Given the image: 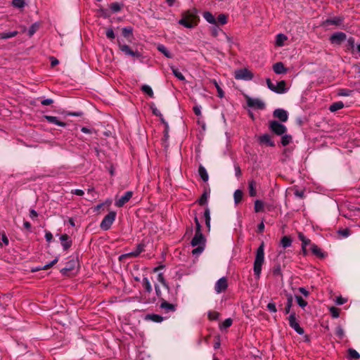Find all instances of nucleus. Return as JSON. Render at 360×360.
Segmentation results:
<instances>
[{"label":"nucleus","instance_id":"obj_45","mask_svg":"<svg viewBox=\"0 0 360 360\" xmlns=\"http://www.w3.org/2000/svg\"><path fill=\"white\" fill-rule=\"evenodd\" d=\"M243 196V192L241 190H240V189L236 190L234 192V194H233L235 203L238 204L239 202H240L242 200Z\"/></svg>","mask_w":360,"mask_h":360},{"label":"nucleus","instance_id":"obj_57","mask_svg":"<svg viewBox=\"0 0 360 360\" xmlns=\"http://www.w3.org/2000/svg\"><path fill=\"white\" fill-rule=\"evenodd\" d=\"M197 246V248L192 250L193 255H198L201 254L205 248V245H198Z\"/></svg>","mask_w":360,"mask_h":360},{"label":"nucleus","instance_id":"obj_6","mask_svg":"<svg viewBox=\"0 0 360 360\" xmlns=\"http://www.w3.org/2000/svg\"><path fill=\"white\" fill-rule=\"evenodd\" d=\"M345 16L344 15H338L334 16L333 18H328L325 20L322 21L321 23V26L328 29L330 26L334 25L338 27L345 28Z\"/></svg>","mask_w":360,"mask_h":360},{"label":"nucleus","instance_id":"obj_20","mask_svg":"<svg viewBox=\"0 0 360 360\" xmlns=\"http://www.w3.org/2000/svg\"><path fill=\"white\" fill-rule=\"evenodd\" d=\"M310 250L312 254L319 259H324L328 255L326 252H323L318 245L314 243L311 245Z\"/></svg>","mask_w":360,"mask_h":360},{"label":"nucleus","instance_id":"obj_19","mask_svg":"<svg viewBox=\"0 0 360 360\" xmlns=\"http://www.w3.org/2000/svg\"><path fill=\"white\" fill-rule=\"evenodd\" d=\"M273 115L274 117L278 118L281 122H285L288 119V112L282 108H277L274 110L273 112Z\"/></svg>","mask_w":360,"mask_h":360},{"label":"nucleus","instance_id":"obj_64","mask_svg":"<svg viewBox=\"0 0 360 360\" xmlns=\"http://www.w3.org/2000/svg\"><path fill=\"white\" fill-rule=\"evenodd\" d=\"M58 262V257H56L54 259H53L51 262H50L49 263L42 266V269L43 270H47L49 269H50L51 267H52L53 265H55L57 262Z\"/></svg>","mask_w":360,"mask_h":360},{"label":"nucleus","instance_id":"obj_28","mask_svg":"<svg viewBox=\"0 0 360 360\" xmlns=\"http://www.w3.org/2000/svg\"><path fill=\"white\" fill-rule=\"evenodd\" d=\"M145 319L155 323H161L164 320V317L157 314H148L146 315Z\"/></svg>","mask_w":360,"mask_h":360},{"label":"nucleus","instance_id":"obj_48","mask_svg":"<svg viewBox=\"0 0 360 360\" xmlns=\"http://www.w3.org/2000/svg\"><path fill=\"white\" fill-rule=\"evenodd\" d=\"M220 314L215 311H209L207 313L208 319L210 321H217L219 319Z\"/></svg>","mask_w":360,"mask_h":360},{"label":"nucleus","instance_id":"obj_22","mask_svg":"<svg viewBox=\"0 0 360 360\" xmlns=\"http://www.w3.org/2000/svg\"><path fill=\"white\" fill-rule=\"evenodd\" d=\"M285 296H286V298H287V302H286V305L284 308V310H283V313L285 314H288L292 312L290 311L291 309V307L292 306V302H293V296L292 294L290 293H288V292H286L285 293Z\"/></svg>","mask_w":360,"mask_h":360},{"label":"nucleus","instance_id":"obj_23","mask_svg":"<svg viewBox=\"0 0 360 360\" xmlns=\"http://www.w3.org/2000/svg\"><path fill=\"white\" fill-rule=\"evenodd\" d=\"M274 72L276 74H285L288 72V69L284 66L282 62H277L273 65Z\"/></svg>","mask_w":360,"mask_h":360},{"label":"nucleus","instance_id":"obj_27","mask_svg":"<svg viewBox=\"0 0 360 360\" xmlns=\"http://www.w3.org/2000/svg\"><path fill=\"white\" fill-rule=\"evenodd\" d=\"M248 191L250 197L257 195V182L254 179L248 181Z\"/></svg>","mask_w":360,"mask_h":360},{"label":"nucleus","instance_id":"obj_21","mask_svg":"<svg viewBox=\"0 0 360 360\" xmlns=\"http://www.w3.org/2000/svg\"><path fill=\"white\" fill-rule=\"evenodd\" d=\"M44 118L49 123L55 124L60 127H66L67 123L65 122L60 121L57 117L51 116V115H44Z\"/></svg>","mask_w":360,"mask_h":360},{"label":"nucleus","instance_id":"obj_63","mask_svg":"<svg viewBox=\"0 0 360 360\" xmlns=\"http://www.w3.org/2000/svg\"><path fill=\"white\" fill-rule=\"evenodd\" d=\"M338 234L341 235L342 237L347 238L350 235L351 231L349 230V229L346 228V229H342L338 230Z\"/></svg>","mask_w":360,"mask_h":360},{"label":"nucleus","instance_id":"obj_33","mask_svg":"<svg viewBox=\"0 0 360 360\" xmlns=\"http://www.w3.org/2000/svg\"><path fill=\"white\" fill-rule=\"evenodd\" d=\"M158 281L162 283V285H163V287L167 290V292H172L171 291V288L168 284V283L167 282V281L165 280V277H164V275L162 273H159L158 275Z\"/></svg>","mask_w":360,"mask_h":360},{"label":"nucleus","instance_id":"obj_36","mask_svg":"<svg viewBox=\"0 0 360 360\" xmlns=\"http://www.w3.org/2000/svg\"><path fill=\"white\" fill-rule=\"evenodd\" d=\"M158 50L167 58H172L173 57L172 53L162 44L158 46Z\"/></svg>","mask_w":360,"mask_h":360},{"label":"nucleus","instance_id":"obj_13","mask_svg":"<svg viewBox=\"0 0 360 360\" xmlns=\"http://www.w3.org/2000/svg\"><path fill=\"white\" fill-rule=\"evenodd\" d=\"M347 39V34L342 32H337L330 35L329 40L332 44L340 45Z\"/></svg>","mask_w":360,"mask_h":360},{"label":"nucleus","instance_id":"obj_52","mask_svg":"<svg viewBox=\"0 0 360 360\" xmlns=\"http://www.w3.org/2000/svg\"><path fill=\"white\" fill-rule=\"evenodd\" d=\"M347 352H348V355H349V358L353 359H360L359 353L358 352H356L355 349H354L352 348H349Z\"/></svg>","mask_w":360,"mask_h":360},{"label":"nucleus","instance_id":"obj_15","mask_svg":"<svg viewBox=\"0 0 360 360\" xmlns=\"http://www.w3.org/2000/svg\"><path fill=\"white\" fill-rule=\"evenodd\" d=\"M257 142L260 146L275 147L276 144L274 141L271 139V136L270 134L266 133L257 138Z\"/></svg>","mask_w":360,"mask_h":360},{"label":"nucleus","instance_id":"obj_30","mask_svg":"<svg viewBox=\"0 0 360 360\" xmlns=\"http://www.w3.org/2000/svg\"><path fill=\"white\" fill-rule=\"evenodd\" d=\"M203 18L207 21L209 23L212 25H217V20L213 14L210 11H205L202 13Z\"/></svg>","mask_w":360,"mask_h":360},{"label":"nucleus","instance_id":"obj_26","mask_svg":"<svg viewBox=\"0 0 360 360\" xmlns=\"http://www.w3.org/2000/svg\"><path fill=\"white\" fill-rule=\"evenodd\" d=\"M133 31L134 28L131 26L124 27L122 29V34L124 38L131 41L133 38Z\"/></svg>","mask_w":360,"mask_h":360},{"label":"nucleus","instance_id":"obj_40","mask_svg":"<svg viewBox=\"0 0 360 360\" xmlns=\"http://www.w3.org/2000/svg\"><path fill=\"white\" fill-rule=\"evenodd\" d=\"M18 34V31L6 32L0 33L1 39H7L15 37Z\"/></svg>","mask_w":360,"mask_h":360},{"label":"nucleus","instance_id":"obj_49","mask_svg":"<svg viewBox=\"0 0 360 360\" xmlns=\"http://www.w3.org/2000/svg\"><path fill=\"white\" fill-rule=\"evenodd\" d=\"M212 83L214 84V86L216 87L217 89V96L219 97V98H224V91H223V89L221 88V86H219V84H218V82H217L216 79H213L212 81Z\"/></svg>","mask_w":360,"mask_h":360},{"label":"nucleus","instance_id":"obj_38","mask_svg":"<svg viewBox=\"0 0 360 360\" xmlns=\"http://www.w3.org/2000/svg\"><path fill=\"white\" fill-rule=\"evenodd\" d=\"M204 217H205V220L206 226H207L208 231H210L211 218H210V208L207 207H205V209Z\"/></svg>","mask_w":360,"mask_h":360},{"label":"nucleus","instance_id":"obj_32","mask_svg":"<svg viewBox=\"0 0 360 360\" xmlns=\"http://www.w3.org/2000/svg\"><path fill=\"white\" fill-rule=\"evenodd\" d=\"M122 7H123V4H120L118 2H113V3L110 4L109 6L110 11L111 12V14L120 12L122 10Z\"/></svg>","mask_w":360,"mask_h":360},{"label":"nucleus","instance_id":"obj_9","mask_svg":"<svg viewBox=\"0 0 360 360\" xmlns=\"http://www.w3.org/2000/svg\"><path fill=\"white\" fill-rule=\"evenodd\" d=\"M145 247L146 245L143 243L137 244L135 250L120 255L119 261L122 262L127 258H134L138 257L141 252L145 251Z\"/></svg>","mask_w":360,"mask_h":360},{"label":"nucleus","instance_id":"obj_34","mask_svg":"<svg viewBox=\"0 0 360 360\" xmlns=\"http://www.w3.org/2000/svg\"><path fill=\"white\" fill-rule=\"evenodd\" d=\"M272 275L275 277L279 276L281 278L283 277V274L281 271V266L280 263H276L274 265L272 269Z\"/></svg>","mask_w":360,"mask_h":360},{"label":"nucleus","instance_id":"obj_50","mask_svg":"<svg viewBox=\"0 0 360 360\" xmlns=\"http://www.w3.org/2000/svg\"><path fill=\"white\" fill-rule=\"evenodd\" d=\"M98 13H100L101 16H102L104 18H108L111 15V12L110 11L109 9L102 7L99 8Z\"/></svg>","mask_w":360,"mask_h":360},{"label":"nucleus","instance_id":"obj_24","mask_svg":"<svg viewBox=\"0 0 360 360\" xmlns=\"http://www.w3.org/2000/svg\"><path fill=\"white\" fill-rule=\"evenodd\" d=\"M210 193V190H207V188L204 190L201 196L196 201L199 205L204 206L207 204Z\"/></svg>","mask_w":360,"mask_h":360},{"label":"nucleus","instance_id":"obj_41","mask_svg":"<svg viewBox=\"0 0 360 360\" xmlns=\"http://www.w3.org/2000/svg\"><path fill=\"white\" fill-rule=\"evenodd\" d=\"M141 90L143 93L147 94L149 97H150V98H153L154 97L153 91L152 88L150 86H148L147 84H143V85L141 86Z\"/></svg>","mask_w":360,"mask_h":360},{"label":"nucleus","instance_id":"obj_29","mask_svg":"<svg viewBox=\"0 0 360 360\" xmlns=\"http://www.w3.org/2000/svg\"><path fill=\"white\" fill-rule=\"evenodd\" d=\"M292 239L290 236H284L281 238L280 245L284 248H289L292 245Z\"/></svg>","mask_w":360,"mask_h":360},{"label":"nucleus","instance_id":"obj_56","mask_svg":"<svg viewBox=\"0 0 360 360\" xmlns=\"http://www.w3.org/2000/svg\"><path fill=\"white\" fill-rule=\"evenodd\" d=\"M25 5V0H13L12 6L15 8H22Z\"/></svg>","mask_w":360,"mask_h":360},{"label":"nucleus","instance_id":"obj_17","mask_svg":"<svg viewBox=\"0 0 360 360\" xmlns=\"http://www.w3.org/2000/svg\"><path fill=\"white\" fill-rule=\"evenodd\" d=\"M228 288V281L226 277L219 278L214 285V290L217 293L224 292Z\"/></svg>","mask_w":360,"mask_h":360},{"label":"nucleus","instance_id":"obj_12","mask_svg":"<svg viewBox=\"0 0 360 360\" xmlns=\"http://www.w3.org/2000/svg\"><path fill=\"white\" fill-rule=\"evenodd\" d=\"M77 266H79L78 259H71L65 263V266L60 270L63 276H69V272L74 270Z\"/></svg>","mask_w":360,"mask_h":360},{"label":"nucleus","instance_id":"obj_46","mask_svg":"<svg viewBox=\"0 0 360 360\" xmlns=\"http://www.w3.org/2000/svg\"><path fill=\"white\" fill-rule=\"evenodd\" d=\"M233 324V319L231 318H228L225 319L220 325L219 328L220 330L226 329L231 326Z\"/></svg>","mask_w":360,"mask_h":360},{"label":"nucleus","instance_id":"obj_43","mask_svg":"<svg viewBox=\"0 0 360 360\" xmlns=\"http://www.w3.org/2000/svg\"><path fill=\"white\" fill-rule=\"evenodd\" d=\"M142 285L146 292L150 293L152 292L151 284L147 277H144L142 281Z\"/></svg>","mask_w":360,"mask_h":360},{"label":"nucleus","instance_id":"obj_4","mask_svg":"<svg viewBox=\"0 0 360 360\" xmlns=\"http://www.w3.org/2000/svg\"><path fill=\"white\" fill-rule=\"evenodd\" d=\"M194 221L195 224V232L193 238H192L191 241V245L193 247H195L198 245H205L206 243V238L205 236L202 234L201 231V224L199 222V220L195 215L194 217Z\"/></svg>","mask_w":360,"mask_h":360},{"label":"nucleus","instance_id":"obj_25","mask_svg":"<svg viewBox=\"0 0 360 360\" xmlns=\"http://www.w3.org/2000/svg\"><path fill=\"white\" fill-rule=\"evenodd\" d=\"M288 91V88L286 87V82L285 80H281L277 82V85H276V89H274V92L278 94H282L285 93Z\"/></svg>","mask_w":360,"mask_h":360},{"label":"nucleus","instance_id":"obj_35","mask_svg":"<svg viewBox=\"0 0 360 360\" xmlns=\"http://www.w3.org/2000/svg\"><path fill=\"white\" fill-rule=\"evenodd\" d=\"M254 210L255 212H262L264 211V203L261 200H256L255 201Z\"/></svg>","mask_w":360,"mask_h":360},{"label":"nucleus","instance_id":"obj_11","mask_svg":"<svg viewBox=\"0 0 360 360\" xmlns=\"http://www.w3.org/2000/svg\"><path fill=\"white\" fill-rule=\"evenodd\" d=\"M288 323L290 328L295 330V331L299 335H303L304 333V330L302 328L299 322L297 320L296 313L295 311H292L288 317Z\"/></svg>","mask_w":360,"mask_h":360},{"label":"nucleus","instance_id":"obj_18","mask_svg":"<svg viewBox=\"0 0 360 360\" xmlns=\"http://www.w3.org/2000/svg\"><path fill=\"white\" fill-rule=\"evenodd\" d=\"M60 240L64 251H67L72 245V240L67 233L60 235Z\"/></svg>","mask_w":360,"mask_h":360},{"label":"nucleus","instance_id":"obj_3","mask_svg":"<svg viewBox=\"0 0 360 360\" xmlns=\"http://www.w3.org/2000/svg\"><path fill=\"white\" fill-rule=\"evenodd\" d=\"M177 300V290L174 292H167V295L165 300L161 302L160 308L163 309L165 312L175 311L176 309V304L169 303V302H176Z\"/></svg>","mask_w":360,"mask_h":360},{"label":"nucleus","instance_id":"obj_31","mask_svg":"<svg viewBox=\"0 0 360 360\" xmlns=\"http://www.w3.org/2000/svg\"><path fill=\"white\" fill-rule=\"evenodd\" d=\"M198 174L204 182H206L208 181L209 176H208L207 172L206 169L202 165H200L198 167Z\"/></svg>","mask_w":360,"mask_h":360},{"label":"nucleus","instance_id":"obj_54","mask_svg":"<svg viewBox=\"0 0 360 360\" xmlns=\"http://www.w3.org/2000/svg\"><path fill=\"white\" fill-rule=\"evenodd\" d=\"M335 334L340 340H342L344 338L345 332L341 326H337Z\"/></svg>","mask_w":360,"mask_h":360},{"label":"nucleus","instance_id":"obj_53","mask_svg":"<svg viewBox=\"0 0 360 360\" xmlns=\"http://www.w3.org/2000/svg\"><path fill=\"white\" fill-rule=\"evenodd\" d=\"M353 90L349 89H340L338 93L340 96H349L352 95Z\"/></svg>","mask_w":360,"mask_h":360},{"label":"nucleus","instance_id":"obj_51","mask_svg":"<svg viewBox=\"0 0 360 360\" xmlns=\"http://www.w3.org/2000/svg\"><path fill=\"white\" fill-rule=\"evenodd\" d=\"M331 316L333 319H337L340 316V309L335 307H330L329 309Z\"/></svg>","mask_w":360,"mask_h":360},{"label":"nucleus","instance_id":"obj_42","mask_svg":"<svg viewBox=\"0 0 360 360\" xmlns=\"http://www.w3.org/2000/svg\"><path fill=\"white\" fill-rule=\"evenodd\" d=\"M281 136H281V143L282 146H286L288 144H290V143L292 142V137L291 135L284 134L283 135H281Z\"/></svg>","mask_w":360,"mask_h":360},{"label":"nucleus","instance_id":"obj_16","mask_svg":"<svg viewBox=\"0 0 360 360\" xmlns=\"http://www.w3.org/2000/svg\"><path fill=\"white\" fill-rule=\"evenodd\" d=\"M133 191H128L120 198L115 200V205L117 207H122L133 196Z\"/></svg>","mask_w":360,"mask_h":360},{"label":"nucleus","instance_id":"obj_14","mask_svg":"<svg viewBox=\"0 0 360 360\" xmlns=\"http://www.w3.org/2000/svg\"><path fill=\"white\" fill-rule=\"evenodd\" d=\"M247 105L250 108L259 109V110H264L265 108V104L264 102L260 101L258 98H252L248 96H245Z\"/></svg>","mask_w":360,"mask_h":360},{"label":"nucleus","instance_id":"obj_8","mask_svg":"<svg viewBox=\"0 0 360 360\" xmlns=\"http://www.w3.org/2000/svg\"><path fill=\"white\" fill-rule=\"evenodd\" d=\"M117 213L115 211H110L103 219L100 224V228L103 231H108L111 228L112 224L115 220Z\"/></svg>","mask_w":360,"mask_h":360},{"label":"nucleus","instance_id":"obj_10","mask_svg":"<svg viewBox=\"0 0 360 360\" xmlns=\"http://www.w3.org/2000/svg\"><path fill=\"white\" fill-rule=\"evenodd\" d=\"M234 77L236 79L250 81L253 79L254 75L247 68H240L235 71Z\"/></svg>","mask_w":360,"mask_h":360},{"label":"nucleus","instance_id":"obj_61","mask_svg":"<svg viewBox=\"0 0 360 360\" xmlns=\"http://www.w3.org/2000/svg\"><path fill=\"white\" fill-rule=\"evenodd\" d=\"M347 46V50H353L354 49V46H355V39L354 37H350L348 39H347V44L346 45Z\"/></svg>","mask_w":360,"mask_h":360},{"label":"nucleus","instance_id":"obj_60","mask_svg":"<svg viewBox=\"0 0 360 360\" xmlns=\"http://www.w3.org/2000/svg\"><path fill=\"white\" fill-rule=\"evenodd\" d=\"M295 299L297 300V302L298 305L304 308L307 305V302L305 301L301 296L300 295H295Z\"/></svg>","mask_w":360,"mask_h":360},{"label":"nucleus","instance_id":"obj_59","mask_svg":"<svg viewBox=\"0 0 360 360\" xmlns=\"http://www.w3.org/2000/svg\"><path fill=\"white\" fill-rule=\"evenodd\" d=\"M106 37L110 39V41H112L115 39V34L114 33L113 29L112 27H109L107 29L105 32Z\"/></svg>","mask_w":360,"mask_h":360},{"label":"nucleus","instance_id":"obj_39","mask_svg":"<svg viewBox=\"0 0 360 360\" xmlns=\"http://www.w3.org/2000/svg\"><path fill=\"white\" fill-rule=\"evenodd\" d=\"M343 108H344L343 103L342 101H338V102H335V103H332L329 107V110L331 112H336Z\"/></svg>","mask_w":360,"mask_h":360},{"label":"nucleus","instance_id":"obj_2","mask_svg":"<svg viewBox=\"0 0 360 360\" xmlns=\"http://www.w3.org/2000/svg\"><path fill=\"white\" fill-rule=\"evenodd\" d=\"M264 242L262 241L256 250L255 257L253 264V272L255 278L259 280L261 277L262 266L264 264Z\"/></svg>","mask_w":360,"mask_h":360},{"label":"nucleus","instance_id":"obj_47","mask_svg":"<svg viewBox=\"0 0 360 360\" xmlns=\"http://www.w3.org/2000/svg\"><path fill=\"white\" fill-rule=\"evenodd\" d=\"M40 24L39 22L33 23L28 30V35L32 37L39 28Z\"/></svg>","mask_w":360,"mask_h":360},{"label":"nucleus","instance_id":"obj_44","mask_svg":"<svg viewBox=\"0 0 360 360\" xmlns=\"http://www.w3.org/2000/svg\"><path fill=\"white\" fill-rule=\"evenodd\" d=\"M172 71V73L174 74V75L178 78L179 80L181 81H185L186 79H185V77L183 75V74L179 70L178 68H175L174 66H171L170 67Z\"/></svg>","mask_w":360,"mask_h":360},{"label":"nucleus","instance_id":"obj_58","mask_svg":"<svg viewBox=\"0 0 360 360\" xmlns=\"http://www.w3.org/2000/svg\"><path fill=\"white\" fill-rule=\"evenodd\" d=\"M63 114H64L66 116L82 117L83 116L84 112L82 111H63Z\"/></svg>","mask_w":360,"mask_h":360},{"label":"nucleus","instance_id":"obj_55","mask_svg":"<svg viewBox=\"0 0 360 360\" xmlns=\"http://www.w3.org/2000/svg\"><path fill=\"white\" fill-rule=\"evenodd\" d=\"M227 21H228V17L226 15L224 14V13H221V14H219L217 17V23L218 22L219 24L220 25H225L227 23Z\"/></svg>","mask_w":360,"mask_h":360},{"label":"nucleus","instance_id":"obj_62","mask_svg":"<svg viewBox=\"0 0 360 360\" xmlns=\"http://www.w3.org/2000/svg\"><path fill=\"white\" fill-rule=\"evenodd\" d=\"M155 293H156V295L158 297V298L161 301V302L163 301V300L165 299V297H167L166 296H164L160 289V287L158 285H155Z\"/></svg>","mask_w":360,"mask_h":360},{"label":"nucleus","instance_id":"obj_5","mask_svg":"<svg viewBox=\"0 0 360 360\" xmlns=\"http://www.w3.org/2000/svg\"><path fill=\"white\" fill-rule=\"evenodd\" d=\"M117 43L120 51H122L125 56H131L134 59H138L141 62L144 58L143 54L137 49L133 50L129 45L122 44L120 39H117Z\"/></svg>","mask_w":360,"mask_h":360},{"label":"nucleus","instance_id":"obj_1","mask_svg":"<svg viewBox=\"0 0 360 360\" xmlns=\"http://www.w3.org/2000/svg\"><path fill=\"white\" fill-rule=\"evenodd\" d=\"M181 15V18L179 20L178 23L186 28H194L200 22L198 10L195 7L183 11Z\"/></svg>","mask_w":360,"mask_h":360},{"label":"nucleus","instance_id":"obj_7","mask_svg":"<svg viewBox=\"0 0 360 360\" xmlns=\"http://www.w3.org/2000/svg\"><path fill=\"white\" fill-rule=\"evenodd\" d=\"M269 130L277 136H281L286 133L287 128L277 120H271L269 123Z\"/></svg>","mask_w":360,"mask_h":360},{"label":"nucleus","instance_id":"obj_37","mask_svg":"<svg viewBox=\"0 0 360 360\" xmlns=\"http://www.w3.org/2000/svg\"><path fill=\"white\" fill-rule=\"evenodd\" d=\"M288 39L287 36L284 34L280 33L276 35V44L278 46H282L284 44V41Z\"/></svg>","mask_w":360,"mask_h":360}]
</instances>
